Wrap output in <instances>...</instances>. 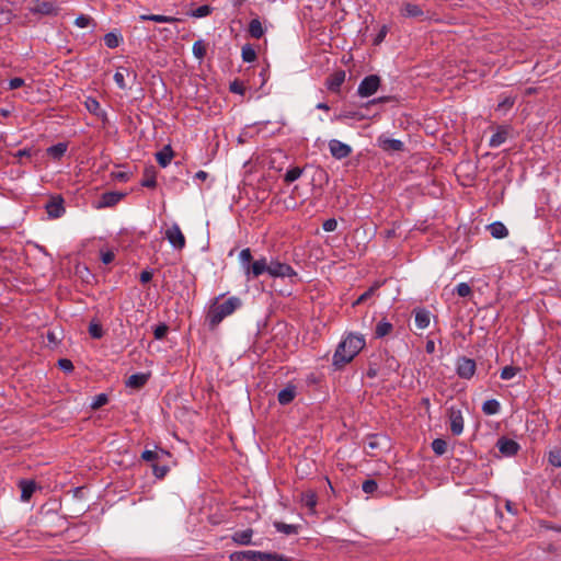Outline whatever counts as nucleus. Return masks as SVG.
<instances>
[{
    "label": "nucleus",
    "instance_id": "1",
    "mask_svg": "<svg viewBox=\"0 0 561 561\" xmlns=\"http://www.w3.org/2000/svg\"><path fill=\"white\" fill-rule=\"evenodd\" d=\"M365 337L362 334L350 333L337 345L333 355V365L337 368L352 362L364 348Z\"/></svg>",
    "mask_w": 561,
    "mask_h": 561
},
{
    "label": "nucleus",
    "instance_id": "2",
    "mask_svg": "<svg viewBox=\"0 0 561 561\" xmlns=\"http://www.w3.org/2000/svg\"><path fill=\"white\" fill-rule=\"evenodd\" d=\"M221 297L222 295L215 298L207 312L206 319L211 329H215L226 317L242 306V300L239 297H229L224 302H219Z\"/></svg>",
    "mask_w": 561,
    "mask_h": 561
},
{
    "label": "nucleus",
    "instance_id": "3",
    "mask_svg": "<svg viewBox=\"0 0 561 561\" xmlns=\"http://www.w3.org/2000/svg\"><path fill=\"white\" fill-rule=\"evenodd\" d=\"M230 561H293L289 558L277 553L261 552V551H236L229 556Z\"/></svg>",
    "mask_w": 561,
    "mask_h": 561
},
{
    "label": "nucleus",
    "instance_id": "4",
    "mask_svg": "<svg viewBox=\"0 0 561 561\" xmlns=\"http://www.w3.org/2000/svg\"><path fill=\"white\" fill-rule=\"evenodd\" d=\"M380 85V78L376 75H370L362 80L358 85L357 93L362 98H368L377 92Z\"/></svg>",
    "mask_w": 561,
    "mask_h": 561
},
{
    "label": "nucleus",
    "instance_id": "5",
    "mask_svg": "<svg viewBox=\"0 0 561 561\" xmlns=\"http://www.w3.org/2000/svg\"><path fill=\"white\" fill-rule=\"evenodd\" d=\"M165 238L175 249L181 250L185 245V237L176 224L165 230Z\"/></svg>",
    "mask_w": 561,
    "mask_h": 561
},
{
    "label": "nucleus",
    "instance_id": "6",
    "mask_svg": "<svg viewBox=\"0 0 561 561\" xmlns=\"http://www.w3.org/2000/svg\"><path fill=\"white\" fill-rule=\"evenodd\" d=\"M329 149L335 159H344L352 153V147L337 139L329 141Z\"/></svg>",
    "mask_w": 561,
    "mask_h": 561
},
{
    "label": "nucleus",
    "instance_id": "7",
    "mask_svg": "<svg viewBox=\"0 0 561 561\" xmlns=\"http://www.w3.org/2000/svg\"><path fill=\"white\" fill-rule=\"evenodd\" d=\"M476 373L473 359L462 357L457 362V374L459 377L470 379Z\"/></svg>",
    "mask_w": 561,
    "mask_h": 561
},
{
    "label": "nucleus",
    "instance_id": "8",
    "mask_svg": "<svg viewBox=\"0 0 561 561\" xmlns=\"http://www.w3.org/2000/svg\"><path fill=\"white\" fill-rule=\"evenodd\" d=\"M267 273L273 277H284L291 275L293 270L287 264L271 262L267 267Z\"/></svg>",
    "mask_w": 561,
    "mask_h": 561
},
{
    "label": "nucleus",
    "instance_id": "9",
    "mask_svg": "<svg viewBox=\"0 0 561 561\" xmlns=\"http://www.w3.org/2000/svg\"><path fill=\"white\" fill-rule=\"evenodd\" d=\"M62 198L60 196L53 197L47 204H46V210L48 213V216L51 218H58L60 217L65 208L62 206Z\"/></svg>",
    "mask_w": 561,
    "mask_h": 561
},
{
    "label": "nucleus",
    "instance_id": "10",
    "mask_svg": "<svg viewBox=\"0 0 561 561\" xmlns=\"http://www.w3.org/2000/svg\"><path fill=\"white\" fill-rule=\"evenodd\" d=\"M123 197L124 194L119 192L104 193L99 201L96 208L112 207L116 205Z\"/></svg>",
    "mask_w": 561,
    "mask_h": 561
},
{
    "label": "nucleus",
    "instance_id": "11",
    "mask_svg": "<svg viewBox=\"0 0 561 561\" xmlns=\"http://www.w3.org/2000/svg\"><path fill=\"white\" fill-rule=\"evenodd\" d=\"M253 529L247 528L244 530H239L232 534L231 540L239 546H249L254 545L252 542Z\"/></svg>",
    "mask_w": 561,
    "mask_h": 561
},
{
    "label": "nucleus",
    "instance_id": "12",
    "mask_svg": "<svg viewBox=\"0 0 561 561\" xmlns=\"http://www.w3.org/2000/svg\"><path fill=\"white\" fill-rule=\"evenodd\" d=\"M268 263L265 259L255 261L253 264L248 265L245 273L248 276L257 277L264 272H267Z\"/></svg>",
    "mask_w": 561,
    "mask_h": 561
},
{
    "label": "nucleus",
    "instance_id": "13",
    "mask_svg": "<svg viewBox=\"0 0 561 561\" xmlns=\"http://www.w3.org/2000/svg\"><path fill=\"white\" fill-rule=\"evenodd\" d=\"M378 145L386 151H401L403 149V142L399 139L379 137Z\"/></svg>",
    "mask_w": 561,
    "mask_h": 561
},
{
    "label": "nucleus",
    "instance_id": "14",
    "mask_svg": "<svg viewBox=\"0 0 561 561\" xmlns=\"http://www.w3.org/2000/svg\"><path fill=\"white\" fill-rule=\"evenodd\" d=\"M507 137H508V128L504 127V126H501V127L497 128V130L490 138L489 145L492 148H497L502 144L505 142Z\"/></svg>",
    "mask_w": 561,
    "mask_h": 561
},
{
    "label": "nucleus",
    "instance_id": "15",
    "mask_svg": "<svg viewBox=\"0 0 561 561\" xmlns=\"http://www.w3.org/2000/svg\"><path fill=\"white\" fill-rule=\"evenodd\" d=\"M345 80V71L337 70L334 73L330 76V78L327 80V87L331 91H337L341 84Z\"/></svg>",
    "mask_w": 561,
    "mask_h": 561
},
{
    "label": "nucleus",
    "instance_id": "16",
    "mask_svg": "<svg viewBox=\"0 0 561 561\" xmlns=\"http://www.w3.org/2000/svg\"><path fill=\"white\" fill-rule=\"evenodd\" d=\"M450 430L455 435H460L463 431V419L459 411L450 413Z\"/></svg>",
    "mask_w": 561,
    "mask_h": 561
},
{
    "label": "nucleus",
    "instance_id": "17",
    "mask_svg": "<svg viewBox=\"0 0 561 561\" xmlns=\"http://www.w3.org/2000/svg\"><path fill=\"white\" fill-rule=\"evenodd\" d=\"M431 313L425 309H419L415 311V325L417 329L424 330L430 325Z\"/></svg>",
    "mask_w": 561,
    "mask_h": 561
},
{
    "label": "nucleus",
    "instance_id": "18",
    "mask_svg": "<svg viewBox=\"0 0 561 561\" xmlns=\"http://www.w3.org/2000/svg\"><path fill=\"white\" fill-rule=\"evenodd\" d=\"M296 396V389L294 386L288 385L286 388L278 392V402L283 405L290 403Z\"/></svg>",
    "mask_w": 561,
    "mask_h": 561
},
{
    "label": "nucleus",
    "instance_id": "19",
    "mask_svg": "<svg viewBox=\"0 0 561 561\" xmlns=\"http://www.w3.org/2000/svg\"><path fill=\"white\" fill-rule=\"evenodd\" d=\"M392 330H393L392 324L388 320L382 319L376 325L375 336L377 339H382V337L389 335L392 332Z\"/></svg>",
    "mask_w": 561,
    "mask_h": 561
},
{
    "label": "nucleus",
    "instance_id": "20",
    "mask_svg": "<svg viewBox=\"0 0 561 561\" xmlns=\"http://www.w3.org/2000/svg\"><path fill=\"white\" fill-rule=\"evenodd\" d=\"M499 449L502 454L511 456L517 453L518 445L512 439H501L499 440Z\"/></svg>",
    "mask_w": 561,
    "mask_h": 561
},
{
    "label": "nucleus",
    "instance_id": "21",
    "mask_svg": "<svg viewBox=\"0 0 561 561\" xmlns=\"http://www.w3.org/2000/svg\"><path fill=\"white\" fill-rule=\"evenodd\" d=\"M21 488V500L26 502L31 499L35 490V483L30 480H22L19 483Z\"/></svg>",
    "mask_w": 561,
    "mask_h": 561
},
{
    "label": "nucleus",
    "instance_id": "22",
    "mask_svg": "<svg viewBox=\"0 0 561 561\" xmlns=\"http://www.w3.org/2000/svg\"><path fill=\"white\" fill-rule=\"evenodd\" d=\"M173 158V151L170 146H165L161 151L156 153V159L158 163L165 168Z\"/></svg>",
    "mask_w": 561,
    "mask_h": 561
},
{
    "label": "nucleus",
    "instance_id": "23",
    "mask_svg": "<svg viewBox=\"0 0 561 561\" xmlns=\"http://www.w3.org/2000/svg\"><path fill=\"white\" fill-rule=\"evenodd\" d=\"M149 376L146 374H134L126 380V386L129 388H141L147 382Z\"/></svg>",
    "mask_w": 561,
    "mask_h": 561
},
{
    "label": "nucleus",
    "instance_id": "24",
    "mask_svg": "<svg viewBox=\"0 0 561 561\" xmlns=\"http://www.w3.org/2000/svg\"><path fill=\"white\" fill-rule=\"evenodd\" d=\"M401 14L407 18H419L423 15V10L413 3H404L401 8Z\"/></svg>",
    "mask_w": 561,
    "mask_h": 561
},
{
    "label": "nucleus",
    "instance_id": "25",
    "mask_svg": "<svg viewBox=\"0 0 561 561\" xmlns=\"http://www.w3.org/2000/svg\"><path fill=\"white\" fill-rule=\"evenodd\" d=\"M492 237L496 239L505 238L508 234L507 228L502 222H493L489 226Z\"/></svg>",
    "mask_w": 561,
    "mask_h": 561
},
{
    "label": "nucleus",
    "instance_id": "26",
    "mask_svg": "<svg viewBox=\"0 0 561 561\" xmlns=\"http://www.w3.org/2000/svg\"><path fill=\"white\" fill-rule=\"evenodd\" d=\"M140 19L144 21L148 20V21H153V22H158V23H174V22L179 21V19H176V18L162 15V14H142V15H140Z\"/></svg>",
    "mask_w": 561,
    "mask_h": 561
},
{
    "label": "nucleus",
    "instance_id": "27",
    "mask_svg": "<svg viewBox=\"0 0 561 561\" xmlns=\"http://www.w3.org/2000/svg\"><path fill=\"white\" fill-rule=\"evenodd\" d=\"M85 104V107L87 110L96 115V116H100V117H104L105 116V113L101 110V106H100V103L93 99V98H88L84 102Z\"/></svg>",
    "mask_w": 561,
    "mask_h": 561
},
{
    "label": "nucleus",
    "instance_id": "28",
    "mask_svg": "<svg viewBox=\"0 0 561 561\" xmlns=\"http://www.w3.org/2000/svg\"><path fill=\"white\" fill-rule=\"evenodd\" d=\"M67 151V145L64 142H59L54 145L47 149V153L49 157L54 159H60L65 152Z\"/></svg>",
    "mask_w": 561,
    "mask_h": 561
},
{
    "label": "nucleus",
    "instance_id": "29",
    "mask_svg": "<svg viewBox=\"0 0 561 561\" xmlns=\"http://www.w3.org/2000/svg\"><path fill=\"white\" fill-rule=\"evenodd\" d=\"M130 75V71L127 68H118L114 75V81L121 89H126L125 78Z\"/></svg>",
    "mask_w": 561,
    "mask_h": 561
},
{
    "label": "nucleus",
    "instance_id": "30",
    "mask_svg": "<svg viewBox=\"0 0 561 561\" xmlns=\"http://www.w3.org/2000/svg\"><path fill=\"white\" fill-rule=\"evenodd\" d=\"M500 403L499 401L494 400V399H491V400H486L483 405H482V411L488 414V415H493V414H496L499 413L500 411Z\"/></svg>",
    "mask_w": 561,
    "mask_h": 561
},
{
    "label": "nucleus",
    "instance_id": "31",
    "mask_svg": "<svg viewBox=\"0 0 561 561\" xmlns=\"http://www.w3.org/2000/svg\"><path fill=\"white\" fill-rule=\"evenodd\" d=\"M249 32L251 36L254 38L262 37V35L264 34L262 23L257 19L252 20L249 25Z\"/></svg>",
    "mask_w": 561,
    "mask_h": 561
},
{
    "label": "nucleus",
    "instance_id": "32",
    "mask_svg": "<svg viewBox=\"0 0 561 561\" xmlns=\"http://www.w3.org/2000/svg\"><path fill=\"white\" fill-rule=\"evenodd\" d=\"M32 11L35 13H42V14H50L55 11V8L49 2H37L33 8Z\"/></svg>",
    "mask_w": 561,
    "mask_h": 561
},
{
    "label": "nucleus",
    "instance_id": "33",
    "mask_svg": "<svg viewBox=\"0 0 561 561\" xmlns=\"http://www.w3.org/2000/svg\"><path fill=\"white\" fill-rule=\"evenodd\" d=\"M549 463L556 468L561 467V448H554L549 451Z\"/></svg>",
    "mask_w": 561,
    "mask_h": 561
},
{
    "label": "nucleus",
    "instance_id": "34",
    "mask_svg": "<svg viewBox=\"0 0 561 561\" xmlns=\"http://www.w3.org/2000/svg\"><path fill=\"white\" fill-rule=\"evenodd\" d=\"M432 449L436 455L442 456L447 450V443L442 438H436L432 442Z\"/></svg>",
    "mask_w": 561,
    "mask_h": 561
},
{
    "label": "nucleus",
    "instance_id": "35",
    "mask_svg": "<svg viewBox=\"0 0 561 561\" xmlns=\"http://www.w3.org/2000/svg\"><path fill=\"white\" fill-rule=\"evenodd\" d=\"M122 38L119 35L115 34V33H107L105 36H104V43L105 45L108 47V48H115L119 45Z\"/></svg>",
    "mask_w": 561,
    "mask_h": 561
},
{
    "label": "nucleus",
    "instance_id": "36",
    "mask_svg": "<svg viewBox=\"0 0 561 561\" xmlns=\"http://www.w3.org/2000/svg\"><path fill=\"white\" fill-rule=\"evenodd\" d=\"M515 103V98L514 96H505L499 104H497V107H496V111L505 114Z\"/></svg>",
    "mask_w": 561,
    "mask_h": 561
},
{
    "label": "nucleus",
    "instance_id": "37",
    "mask_svg": "<svg viewBox=\"0 0 561 561\" xmlns=\"http://www.w3.org/2000/svg\"><path fill=\"white\" fill-rule=\"evenodd\" d=\"M519 371V368L518 367H515V366H505L502 370H501V378L503 380H510L512 378H514L517 373Z\"/></svg>",
    "mask_w": 561,
    "mask_h": 561
},
{
    "label": "nucleus",
    "instance_id": "38",
    "mask_svg": "<svg viewBox=\"0 0 561 561\" xmlns=\"http://www.w3.org/2000/svg\"><path fill=\"white\" fill-rule=\"evenodd\" d=\"M274 526L277 529V531L284 533L286 535H290V534H294V533L297 531L296 530V526L289 525V524H285V523H280V522H275Z\"/></svg>",
    "mask_w": 561,
    "mask_h": 561
},
{
    "label": "nucleus",
    "instance_id": "39",
    "mask_svg": "<svg viewBox=\"0 0 561 561\" xmlns=\"http://www.w3.org/2000/svg\"><path fill=\"white\" fill-rule=\"evenodd\" d=\"M193 54L198 59L204 58L206 54V46L202 41H197L193 44Z\"/></svg>",
    "mask_w": 561,
    "mask_h": 561
},
{
    "label": "nucleus",
    "instance_id": "40",
    "mask_svg": "<svg viewBox=\"0 0 561 561\" xmlns=\"http://www.w3.org/2000/svg\"><path fill=\"white\" fill-rule=\"evenodd\" d=\"M242 58L247 62L254 61L256 58L255 50L249 45L243 46L242 47Z\"/></svg>",
    "mask_w": 561,
    "mask_h": 561
},
{
    "label": "nucleus",
    "instance_id": "41",
    "mask_svg": "<svg viewBox=\"0 0 561 561\" xmlns=\"http://www.w3.org/2000/svg\"><path fill=\"white\" fill-rule=\"evenodd\" d=\"M455 293H457L459 297H468L471 295L472 290L469 284L460 283L455 287Z\"/></svg>",
    "mask_w": 561,
    "mask_h": 561
},
{
    "label": "nucleus",
    "instance_id": "42",
    "mask_svg": "<svg viewBox=\"0 0 561 561\" xmlns=\"http://www.w3.org/2000/svg\"><path fill=\"white\" fill-rule=\"evenodd\" d=\"M107 396L104 393L98 394L91 402V408L96 410L107 403Z\"/></svg>",
    "mask_w": 561,
    "mask_h": 561
},
{
    "label": "nucleus",
    "instance_id": "43",
    "mask_svg": "<svg viewBox=\"0 0 561 561\" xmlns=\"http://www.w3.org/2000/svg\"><path fill=\"white\" fill-rule=\"evenodd\" d=\"M89 333L94 339H100L103 335L102 327L99 323H90L89 325Z\"/></svg>",
    "mask_w": 561,
    "mask_h": 561
},
{
    "label": "nucleus",
    "instance_id": "44",
    "mask_svg": "<svg viewBox=\"0 0 561 561\" xmlns=\"http://www.w3.org/2000/svg\"><path fill=\"white\" fill-rule=\"evenodd\" d=\"M91 18L88 16V15H79L76 20H75V24L80 27V28H84V27H88L90 24H91Z\"/></svg>",
    "mask_w": 561,
    "mask_h": 561
},
{
    "label": "nucleus",
    "instance_id": "45",
    "mask_svg": "<svg viewBox=\"0 0 561 561\" xmlns=\"http://www.w3.org/2000/svg\"><path fill=\"white\" fill-rule=\"evenodd\" d=\"M211 9L208 5H201L196 10L193 11L192 15L194 18H203L207 16L210 13Z\"/></svg>",
    "mask_w": 561,
    "mask_h": 561
},
{
    "label": "nucleus",
    "instance_id": "46",
    "mask_svg": "<svg viewBox=\"0 0 561 561\" xmlns=\"http://www.w3.org/2000/svg\"><path fill=\"white\" fill-rule=\"evenodd\" d=\"M302 502L305 504V506H307L311 512L314 511V506H316V496L313 494H306L304 497H302Z\"/></svg>",
    "mask_w": 561,
    "mask_h": 561
},
{
    "label": "nucleus",
    "instance_id": "47",
    "mask_svg": "<svg viewBox=\"0 0 561 561\" xmlns=\"http://www.w3.org/2000/svg\"><path fill=\"white\" fill-rule=\"evenodd\" d=\"M377 490V483L375 480H366L363 483V491L367 494H371Z\"/></svg>",
    "mask_w": 561,
    "mask_h": 561
},
{
    "label": "nucleus",
    "instance_id": "48",
    "mask_svg": "<svg viewBox=\"0 0 561 561\" xmlns=\"http://www.w3.org/2000/svg\"><path fill=\"white\" fill-rule=\"evenodd\" d=\"M301 174V170L298 169V168H295V169H291L289 171H287L286 175H285V180L287 182H293L295 180H297Z\"/></svg>",
    "mask_w": 561,
    "mask_h": 561
},
{
    "label": "nucleus",
    "instance_id": "49",
    "mask_svg": "<svg viewBox=\"0 0 561 561\" xmlns=\"http://www.w3.org/2000/svg\"><path fill=\"white\" fill-rule=\"evenodd\" d=\"M239 259L243 264H247V266L251 265L250 261L252 259V254L250 249H243L239 254Z\"/></svg>",
    "mask_w": 561,
    "mask_h": 561
},
{
    "label": "nucleus",
    "instance_id": "50",
    "mask_svg": "<svg viewBox=\"0 0 561 561\" xmlns=\"http://www.w3.org/2000/svg\"><path fill=\"white\" fill-rule=\"evenodd\" d=\"M322 227L327 232L334 231L337 227V221L334 218H330L323 222Z\"/></svg>",
    "mask_w": 561,
    "mask_h": 561
},
{
    "label": "nucleus",
    "instance_id": "51",
    "mask_svg": "<svg viewBox=\"0 0 561 561\" xmlns=\"http://www.w3.org/2000/svg\"><path fill=\"white\" fill-rule=\"evenodd\" d=\"M168 332V327L165 324H160L154 329V337L160 340L165 336Z\"/></svg>",
    "mask_w": 561,
    "mask_h": 561
},
{
    "label": "nucleus",
    "instance_id": "52",
    "mask_svg": "<svg viewBox=\"0 0 561 561\" xmlns=\"http://www.w3.org/2000/svg\"><path fill=\"white\" fill-rule=\"evenodd\" d=\"M58 365L65 371L70 373L73 370V365H72L71 360H69V359H66V358L59 359Z\"/></svg>",
    "mask_w": 561,
    "mask_h": 561
},
{
    "label": "nucleus",
    "instance_id": "53",
    "mask_svg": "<svg viewBox=\"0 0 561 561\" xmlns=\"http://www.w3.org/2000/svg\"><path fill=\"white\" fill-rule=\"evenodd\" d=\"M24 84V80L22 78H13L9 81V89L15 90L21 88Z\"/></svg>",
    "mask_w": 561,
    "mask_h": 561
},
{
    "label": "nucleus",
    "instance_id": "54",
    "mask_svg": "<svg viewBox=\"0 0 561 561\" xmlns=\"http://www.w3.org/2000/svg\"><path fill=\"white\" fill-rule=\"evenodd\" d=\"M141 185L145 187H154L156 186V178L153 174L147 175L142 182Z\"/></svg>",
    "mask_w": 561,
    "mask_h": 561
},
{
    "label": "nucleus",
    "instance_id": "55",
    "mask_svg": "<svg viewBox=\"0 0 561 561\" xmlns=\"http://www.w3.org/2000/svg\"><path fill=\"white\" fill-rule=\"evenodd\" d=\"M101 260L104 264H110L114 260V253L112 251L101 252Z\"/></svg>",
    "mask_w": 561,
    "mask_h": 561
},
{
    "label": "nucleus",
    "instance_id": "56",
    "mask_svg": "<svg viewBox=\"0 0 561 561\" xmlns=\"http://www.w3.org/2000/svg\"><path fill=\"white\" fill-rule=\"evenodd\" d=\"M387 33H388V27L386 25H383L380 28L379 33L377 34L374 43L377 44V45L380 44L385 39Z\"/></svg>",
    "mask_w": 561,
    "mask_h": 561
},
{
    "label": "nucleus",
    "instance_id": "57",
    "mask_svg": "<svg viewBox=\"0 0 561 561\" xmlns=\"http://www.w3.org/2000/svg\"><path fill=\"white\" fill-rule=\"evenodd\" d=\"M374 291H375L374 287L369 288L368 290H366L364 294H362L357 298V300L354 302V305H358V304L365 301L366 299H368L374 294Z\"/></svg>",
    "mask_w": 561,
    "mask_h": 561
},
{
    "label": "nucleus",
    "instance_id": "58",
    "mask_svg": "<svg viewBox=\"0 0 561 561\" xmlns=\"http://www.w3.org/2000/svg\"><path fill=\"white\" fill-rule=\"evenodd\" d=\"M141 458L148 461L153 460L157 458V453L153 450H145L141 455Z\"/></svg>",
    "mask_w": 561,
    "mask_h": 561
},
{
    "label": "nucleus",
    "instance_id": "59",
    "mask_svg": "<svg viewBox=\"0 0 561 561\" xmlns=\"http://www.w3.org/2000/svg\"><path fill=\"white\" fill-rule=\"evenodd\" d=\"M230 90L234 93H239V94H242L244 89L242 87V84H240L239 82L234 81L231 83L230 85Z\"/></svg>",
    "mask_w": 561,
    "mask_h": 561
},
{
    "label": "nucleus",
    "instance_id": "60",
    "mask_svg": "<svg viewBox=\"0 0 561 561\" xmlns=\"http://www.w3.org/2000/svg\"><path fill=\"white\" fill-rule=\"evenodd\" d=\"M152 278V273L150 271H142L140 273V282L148 283Z\"/></svg>",
    "mask_w": 561,
    "mask_h": 561
},
{
    "label": "nucleus",
    "instance_id": "61",
    "mask_svg": "<svg viewBox=\"0 0 561 561\" xmlns=\"http://www.w3.org/2000/svg\"><path fill=\"white\" fill-rule=\"evenodd\" d=\"M153 472H154V476L158 477V478H162L164 477V474L167 473V468L165 467H158V466H154L153 467Z\"/></svg>",
    "mask_w": 561,
    "mask_h": 561
},
{
    "label": "nucleus",
    "instance_id": "62",
    "mask_svg": "<svg viewBox=\"0 0 561 561\" xmlns=\"http://www.w3.org/2000/svg\"><path fill=\"white\" fill-rule=\"evenodd\" d=\"M367 445H368L369 448L375 449V448H377L380 445V443H379V439L377 437H374V438H371L368 442Z\"/></svg>",
    "mask_w": 561,
    "mask_h": 561
},
{
    "label": "nucleus",
    "instance_id": "63",
    "mask_svg": "<svg viewBox=\"0 0 561 561\" xmlns=\"http://www.w3.org/2000/svg\"><path fill=\"white\" fill-rule=\"evenodd\" d=\"M425 348H426L427 353H430V354L433 353L435 351L434 341H432V340L427 341Z\"/></svg>",
    "mask_w": 561,
    "mask_h": 561
},
{
    "label": "nucleus",
    "instance_id": "64",
    "mask_svg": "<svg viewBox=\"0 0 561 561\" xmlns=\"http://www.w3.org/2000/svg\"><path fill=\"white\" fill-rule=\"evenodd\" d=\"M207 176H208V174L205 171H198L195 174V178L201 180V181H205L207 179Z\"/></svg>",
    "mask_w": 561,
    "mask_h": 561
}]
</instances>
